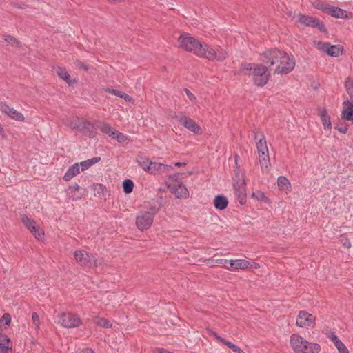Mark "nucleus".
I'll return each mask as SVG.
<instances>
[{"mask_svg":"<svg viewBox=\"0 0 353 353\" xmlns=\"http://www.w3.org/2000/svg\"><path fill=\"white\" fill-rule=\"evenodd\" d=\"M262 61L270 66L276 65L275 72L281 74L290 73L295 66V60L292 55L277 50L264 53Z\"/></svg>","mask_w":353,"mask_h":353,"instance_id":"f257e3e1","label":"nucleus"},{"mask_svg":"<svg viewBox=\"0 0 353 353\" xmlns=\"http://www.w3.org/2000/svg\"><path fill=\"white\" fill-rule=\"evenodd\" d=\"M240 72L244 75L252 76L254 84L257 86L265 85L270 77L267 67L261 64H241Z\"/></svg>","mask_w":353,"mask_h":353,"instance_id":"f03ea898","label":"nucleus"},{"mask_svg":"<svg viewBox=\"0 0 353 353\" xmlns=\"http://www.w3.org/2000/svg\"><path fill=\"white\" fill-rule=\"evenodd\" d=\"M290 344L294 353H319L321 351L319 344L310 342L299 334L290 336Z\"/></svg>","mask_w":353,"mask_h":353,"instance_id":"7ed1b4c3","label":"nucleus"},{"mask_svg":"<svg viewBox=\"0 0 353 353\" xmlns=\"http://www.w3.org/2000/svg\"><path fill=\"white\" fill-rule=\"evenodd\" d=\"M178 46L185 51L192 52L199 57L203 56L206 43H201L189 33H183L178 38Z\"/></svg>","mask_w":353,"mask_h":353,"instance_id":"20e7f679","label":"nucleus"},{"mask_svg":"<svg viewBox=\"0 0 353 353\" xmlns=\"http://www.w3.org/2000/svg\"><path fill=\"white\" fill-rule=\"evenodd\" d=\"M55 322L65 328H74L79 327L82 324L79 316L70 312H61L59 314Z\"/></svg>","mask_w":353,"mask_h":353,"instance_id":"39448f33","label":"nucleus"},{"mask_svg":"<svg viewBox=\"0 0 353 353\" xmlns=\"http://www.w3.org/2000/svg\"><path fill=\"white\" fill-rule=\"evenodd\" d=\"M154 214L155 210L152 208L150 210L140 211L136 217V226L137 228L141 231L149 229L153 223Z\"/></svg>","mask_w":353,"mask_h":353,"instance_id":"423d86ee","label":"nucleus"},{"mask_svg":"<svg viewBox=\"0 0 353 353\" xmlns=\"http://www.w3.org/2000/svg\"><path fill=\"white\" fill-rule=\"evenodd\" d=\"M312 6L324 13L327 14L333 17L343 19L347 18V15L345 10H343L338 7H334L329 5L323 1H316L312 2Z\"/></svg>","mask_w":353,"mask_h":353,"instance_id":"0eeeda50","label":"nucleus"},{"mask_svg":"<svg viewBox=\"0 0 353 353\" xmlns=\"http://www.w3.org/2000/svg\"><path fill=\"white\" fill-rule=\"evenodd\" d=\"M203 56L202 58L207 59L210 61L216 60L219 61H223L228 57V52L219 46H217L215 48H212L209 45L206 44Z\"/></svg>","mask_w":353,"mask_h":353,"instance_id":"6e6552de","label":"nucleus"},{"mask_svg":"<svg viewBox=\"0 0 353 353\" xmlns=\"http://www.w3.org/2000/svg\"><path fill=\"white\" fill-rule=\"evenodd\" d=\"M316 325V317L305 310L299 312L296 319V325L301 328H313Z\"/></svg>","mask_w":353,"mask_h":353,"instance_id":"1a4fd4ad","label":"nucleus"},{"mask_svg":"<svg viewBox=\"0 0 353 353\" xmlns=\"http://www.w3.org/2000/svg\"><path fill=\"white\" fill-rule=\"evenodd\" d=\"M64 124L72 130H77L81 132L88 131L91 126L88 121L75 117L65 119Z\"/></svg>","mask_w":353,"mask_h":353,"instance_id":"9d476101","label":"nucleus"},{"mask_svg":"<svg viewBox=\"0 0 353 353\" xmlns=\"http://www.w3.org/2000/svg\"><path fill=\"white\" fill-rule=\"evenodd\" d=\"M296 17L298 22L305 26L317 28L321 32L326 31L324 24L317 17L302 14H298Z\"/></svg>","mask_w":353,"mask_h":353,"instance_id":"9b49d317","label":"nucleus"},{"mask_svg":"<svg viewBox=\"0 0 353 353\" xmlns=\"http://www.w3.org/2000/svg\"><path fill=\"white\" fill-rule=\"evenodd\" d=\"M315 47L330 57H337L342 54L343 48L339 45H330L323 41H314Z\"/></svg>","mask_w":353,"mask_h":353,"instance_id":"f8f14e48","label":"nucleus"},{"mask_svg":"<svg viewBox=\"0 0 353 353\" xmlns=\"http://www.w3.org/2000/svg\"><path fill=\"white\" fill-rule=\"evenodd\" d=\"M74 256L75 261L81 265H84L88 268H92L96 265L95 258L84 250H79L75 251Z\"/></svg>","mask_w":353,"mask_h":353,"instance_id":"ddd939ff","label":"nucleus"},{"mask_svg":"<svg viewBox=\"0 0 353 353\" xmlns=\"http://www.w3.org/2000/svg\"><path fill=\"white\" fill-rule=\"evenodd\" d=\"M21 221L36 239L39 240L42 239L44 236V232L34 221L26 216H23L21 219Z\"/></svg>","mask_w":353,"mask_h":353,"instance_id":"4468645a","label":"nucleus"},{"mask_svg":"<svg viewBox=\"0 0 353 353\" xmlns=\"http://www.w3.org/2000/svg\"><path fill=\"white\" fill-rule=\"evenodd\" d=\"M245 185V181L243 178L239 179L234 184V194L241 205L246 202Z\"/></svg>","mask_w":353,"mask_h":353,"instance_id":"2eb2a0df","label":"nucleus"},{"mask_svg":"<svg viewBox=\"0 0 353 353\" xmlns=\"http://www.w3.org/2000/svg\"><path fill=\"white\" fill-rule=\"evenodd\" d=\"M0 110L12 119L17 121H23L25 119V117L21 112L14 109L6 103H0Z\"/></svg>","mask_w":353,"mask_h":353,"instance_id":"dca6fc26","label":"nucleus"},{"mask_svg":"<svg viewBox=\"0 0 353 353\" xmlns=\"http://www.w3.org/2000/svg\"><path fill=\"white\" fill-rule=\"evenodd\" d=\"M179 121L185 128L195 134H201L203 133L202 128L200 125L190 117L183 115L179 117Z\"/></svg>","mask_w":353,"mask_h":353,"instance_id":"f3484780","label":"nucleus"},{"mask_svg":"<svg viewBox=\"0 0 353 353\" xmlns=\"http://www.w3.org/2000/svg\"><path fill=\"white\" fill-rule=\"evenodd\" d=\"M168 188L170 191L179 199H186L189 196V192L187 188L182 183L172 184L168 183Z\"/></svg>","mask_w":353,"mask_h":353,"instance_id":"a211bd4d","label":"nucleus"},{"mask_svg":"<svg viewBox=\"0 0 353 353\" xmlns=\"http://www.w3.org/2000/svg\"><path fill=\"white\" fill-rule=\"evenodd\" d=\"M224 268L228 270L234 271L237 270H246L248 268L249 260L247 259H233L230 261H224Z\"/></svg>","mask_w":353,"mask_h":353,"instance_id":"6ab92c4d","label":"nucleus"},{"mask_svg":"<svg viewBox=\"0 0 353 353\" xmlns=\"http://www.w3.org/2000/svg\"><path fill=\"white\" fill-rule=\"evenodd\" d=\"M209 334L214 336V339L218 341L220 343H222L227 345L229 348H230L235 353H245L239 346L236 345L235 344L224 339L223 338L219 336L216 332L209 330Z\"/></svg>","mask_w":353,"mask_h":353,"instance_id":"aec40b11","label":"nucleus"},{"mask_svg":"<svg viewBox=\"0 0 353 353\" xmlns=\"http://www.w3.org/2000/svg\"><path fill=\"white\" fill-rule=\"evenodd\" d=\"M341 115L343 119L352 121L353 123V101L346 100L343 103Z\"/></svg>","mask_w":353,"mask_h":353,"instance_id":"412c9836","label":"nucleus"},{"mask_svg":"<svg viewBox=\"0 0 353 353\" xmlns=\"http://www.w3.org/2000/svg\"><path fill=\"white\" fill-rule=\"evenodd\" d=\"M12 342L8 336L0 334V353H12Z\"/></svg>","mask_w":353,"mask_h":353,"instance_id":"4be33fe9","label":"nucleus"},{"mask_svg":"<svg viewBox=\"0 0 353 353\" xmlns=\"http://www.w3.org/2000/svg\"><path fill=\"white\" fill-rule=\"evenodd\" d=\"M170 168H172L171 165L152 161L148 173L152 174L162 173L168 171Z\"/></svg>","mask_w":353,"mask_h":353,"instance_id":"5701e85b","label":"nucleus"},{"mask_svg":"<svg viewBox=\"0 0 353 353\" xmlns=\"http://www.w3.org/2000/svg\"><path fill=\"white\" fill-rule=\"evenodd\" d=\"M319 115L321 118L324 130L330 132L332 129V123L330 117L328 115L327 110L324 108L319 109Z\"/></svg>","mask_w":353,"mask_h":353,"instance_id":"b1692460","label":"nucleus"},{"mask_svg":"<svg viewBox=\"0 0 353 353\" xmlns=\"http://www.w3.org/2000/svg\"><path fill=\"white\" fill-rule=\"evenodd\" d=\"M330 340L334 344L337 348L339 353H349V351L343 343L338 338V336L333 332L330 333L328 335Z\"/></svg>","mask_w":353,"mask_h":353,"instance_id":"393cba45","label":"nucleus"},{"mask_svg":"<svg viewBox=\"0 0 353 353\" xmlns=\"http://www.w3.org/2000/svg\"><path fill=\"white\" fill-rule=\"evenodd\" d=\"M80 171L79 164L78 163H74L68 169L63 179L65 181H69L79 174Z\"/></svg>","mask_w":353,"mask_h":353,"instance_id":"a878e982","label":"nucleus"},{"mask_svg":"<svg viewBox=\"0 0 353 353\" xmlns=\"http://www.w3.org/2000/svg\"><path fill=\"white\" fill-rule=\"evenodd\" d=\"M277 185L280 190L288 194L292 190L291 183L285 176H279L277 179Z\"/></svg>","mask_w":353,"mask_h":353,"instance_id":"bb28decb","label":"nucleus"},{"mask_svg":"<svg viewBox=\"0 0 353 353\" xmlns=\"http://www.w3.org/2000/svg\"><path fill=\"white\" fill-rule=\"evenodd\" d=\"M57 74L61 79L65 81L69 85H72L77 82V79H71L68 71L63 68L59 67L57 69Z\"/></svg>","mask_w":353,"mask_h":353,"instance_id":"cd10ccee","label":"nucleus"},{"mask_svg":"<svg viewBox=\"0 0 353 353\" xmlns=\"http://www.w3.org/2000/svg\"><path fill=\"white\" fill-rule=\"evenodd\" d=\"M251 198L255 201L263 202L268 205L271 203V200L261 190L253 191L251 194Z\"/></svg>","mask_w":353,"mask_h":353,"instance_id":"c85d7f7f","label":"nucleus"},{"mask_svg":"<svg viewBox=\"0 0 353 353\" xmlns=\"http://www.w3.org/2000/svg\"><path fill=\"white\" fill-rule=\"evenodd\" d=\"M214 207L218 210H224L228 205V201L225 196H216L214 199Z\"/></svg>","mask_w":353,"mask_h":353,"instance_id":"c756f323","label":"nucleus"},{"mask_svg":"<svg viewBox=\"0 0 353 353\" xmlns=\"http://www.w3.org/2000/svg\"><path fill=\"white\" fill-rule=\"evenodd\" d=\"M79 190L80 186L78 184L75 183L74 185H70L66 190V193L70 199H72L73 201H76L81 198V196L77 194V192H78Z\"/></svg>","mask_w":353,"mask_h":353,"instance_id":"7c9ffc66","label":"nucleus"},{"mask_svg":"<svg viewBox=\"0 0 353 353\" xmlns=\"http://www.w3.org/2000/svg\"><path fill=\"white\" fill-rule=\"evenodd\" d=\"M259 157L262 172H269L270 163L268 154L263 156H259Z\"/></svg>","mask_w":353,"mask_h":353,"instance_id":"2f4dec72","label":"nucleus"},{"mask_svg":"<svg viewBox=\"0 0 353 353\" xmlns=\"http://www.w3.org/2000/svg\"><path fill=\"white\" fill-rule=\"evenodd\" d=\"M137 162L143 170L148 173L149 172L152 161L148 158L138 157L137 158Z\"/></svg>","mask_w":353,"mask_h":353,"instance_id":"473e14b6","label":"nucleus"},{"mask_svg":"<svg viewBox=\"0 0 353 353\" xmlns=\"http://www.w3.org/2000/svg\"><path fill=\"white\" fill-rule=\"evenodd\" d=\"M101 158L99 157L92 158L90 159L80 162L79 167H81V171H84L91 167L92 165L97 163L100 161Z\"/></svg>","mask_w":353,"mask_h":353,"instance_id":"72a5a7b5","label":"nucleus"},{"mask_svg":"<svg viewBox=\"0 0 353 353\" xmlns=\"http://www.w3.org/2000/svg\"><path fill=\"white\" fill-rule=\"evenodd\" d=\"M256 148L258 150L259 156H263L266 154H268L266 141L264 138H262L259 140V141L256 143Z\"/></svg>","mask_w":353,"mask_h":353,"instance_id":"f704fd0d","label":"nucleus"},{"mask_svg":"<svg viewBox=\"0 0 353 353\" xmlns=\"http://www.w3.org/2000/svg\"><path fill=\"white\" fill-rule=\"evenodd\" d=\"M40 319L39 316L36 312L32 314V325L30 328L37 334L39 332L40 329Z\"/></svg>","mask_w":353,"mask_h":353,"instance_id":"c9c22d12","label":"nucleus"},{"mask_svg":"<svg viewBox=\"0 0 353 353\" xmlns=\"http://www.w3.org/2000/svg\"><path fill=\"white\" fill-rule=\"evenodd\" d=\"M93 321L95 324L100 327L105 328H110L112 327V323L108 319L97 316Z\"/></svg>","mask_w":353,"mask_h":353,"instance_id":"e433bc0d","label":"nucleus"},{"mask_svg":"<svg viewBox=\"0 0 353 353\" xmlns=\"http://www.w3.org/2000/svg\"><path fill=\"white\" fill-rule=\"evenodd\" d=\"M112 139L117 140L119 143H123V144H125V143H128L130 141L129 138L128 137V136H126L125 134L117 131L116 130V131L114 132L113 136L112 137Z\"/></svg>","mask_w":353,"mask_h":353,"instance_id":"4c0bfd02","label":"nucleus"},{"mask_svg":"<svg viewBox=\"0 0 353 353\" xmlns=\"http://www.w3.org/2000/svg\"><path fill=\"white\" fill-rule=\"evenodd\" d=\"M3 39L6 42L8 43L13 47L21 48L22 46L21 42L13 36L8 34L4 35Z\"/></svg>","mask_w":353,"mask_h":353,"instance_id":"58836bf2","label":"nucleus"},{"mask_svg":"<svg viewBox=\"0 0 353 353\" xmlns=\"http://www.w3.org/2000/svg\"><path fill=\"white\" fill-rule=\"evenodd\" d=\"M344 85L347 93L350 99L353 100V78L347 77L345 81Z\"/></svg>","mask_w":353,"mask_h":353,"instance_id":"ea45409f","label":"nucleus"},{"mask_svg":"<svg viewBox=\"0 0 353 353\" xmlns=\"http://www.w3.org/2000/svg\"><path fill=\"white\" fill-rule=\"evenodd\" d=\"M134 182L131 179H125L123 182V192L126 194H130L133 191Z\"/></svg>","mask_w":353,"mask_h":353,"instance_id":"a19ab883","label":"nucleus"},{"mask_svg":"<svg viewBox=\"0 0 353 353\" xmlns=\"http://www.w3.org/2000/svg\"><path fill=\"white\" fill-rule=\"evenodd\" d=\"M100 130L110 137H112L116 130L108 123H104L100 127Z\"/></svg>","mask_w":353,"mask_h":353,"instance_id":"79ce46f5","label":"nucleus"},{"mask_svg":"<svg viewBox=\"0 0 353 353\" xmlns=\"http://www.w3.org/2000/svg\"><path fill=\"white\" fill-rule=\"evenodd\" d=\"M181 176L182 174L179 173H176L169 176L168 181H166V184L168 185L169 182L172 184H177L179 183L178 181L181 179Z\"/></svg>","mask_w":353,"mask_h":353,"instance_id":"37998d69","label":"nucleus"},{"mask_svg":"<svg viewBox=\"0 0 353 353\" xmlns=\"http://www.w3.org/2000/svg\"><path fill=\"white\" fill-rule=\"evenodd\" d=\"M94 189L97 191V194L100 195H104L107 192L106 187L101 183L94 184Z\"/></svg>","mask_w":353,"mask_h":353,"instance_id":"c03bdc74","label":"nucleus"},{"mask_svg":"<svg viewBox=\"0 0 353 353\" xmlns=\"http://www.w3.org/2000/svg\"><path fill=\"white\" fill-rule=\"evenodd\" d=\"M104 90L106 92H108V93H110L111 94L117 96V97H119L120 98L121 97V95L123 94V92H121L120 90H117L114 89V88H110V87H107V88H104Z\"/></svg>","mask_w":353,"mask_h":353,"instance_id":"a18cd8bd","label":"nucleus"},{"mask_svg":"<svg viewBox=\"0 0 353 353\" xmlns=\"http://www.w3.org/2000/svg\"><path fill=\"white\" fill-rule=\"evenodd\" d=\"M11 321V316L9 314L5 313L0 319V323L8 326L10 325Z\"/></svg>","mask_w":353,"mask_h":353,"instance_id":"49530a36","label":"nucleus"},{"mask_svg":"<svg viewBox=\"0 0 353 353\" xmlns=\"http://www.w3.org/2000/svg\"><path fill=\"white\" fill-rule=\"evenodd\" d=\"M227 260L225 259H216V260H210V259H208V262L209 264L212 265H214L215 264H217V265H221V266H223L224 268V264H225V262L224 261H226ZM225 265H228V263H225Z\"/></svg>","mask_w":353,"mask_h":353,"instance_id":"de8ad7c7","label":"nucleus"},{"mask_svg":"<svg viewBox=\"0 0 353 353\" xmlns=\"http://www.w3.org/2000/svg\"><path fill=\"white\" fill-rule=\"evenodd\" d=\"M185 92L190 101H191L192 102L196 101V98L195 95L193 93H192L189 90L185 89Z\"/></svg>","mask_w":353,"mask_h":353,"instance_id":"09e8293b","label":"nucleus"},{"mask_svg":"<svg viewBox=\"0 0 353 353\" xmlns=\"http://www.w3.org/2000/svg\"><path fill=\"white\" fill-rule=\"evenodd\" d=\"M121 98L123 99L125 101L131 103H134V100L130 96L124 92H123V94L121 95Z\"/></svg>","mask_w":353,"mask_h":353,"instance_id":"8fccbe9b","label":"nucleus"},{"mask_svg":"<svg viewBox=\"0 0 353 353\" xmlns=\"http://www.w3.org/2000/svg\"><path fill=\"white\" fill-rule=\"evenodd\" d=\"M76 65L77 68L83 69L85 71H87L88 70V67L86 65H85L84 63H83L79 61L76 62Z\"/></svg>","mask_w":353,"mask_h":353,"instance_id":"3c124183","label":"nucleus"},{"mask_svg":"<svg viewBox=\"0 0 353 353\" xmlns=\"http://www.w3.org/2000/svg\"><path fill=\"white\" fill-rule=\"evenodd\" d=\"M259 267H260V265L259 263L249 261L248 268H252L254 269H258V268H259Z\"/></svg>","mask_w":353,"mask_h":353,"instance_id":"603ef678","label":"nucleus"},{"mask_svg":"<svg viewBox=\"0 0 353 353\" xmlns=\"http://www.w3.org/2000/svg\"><path fill=\"white\" fill-rule=\"evenodd\" d=\"M336 128L340 133L342 134H345L347 131V128L346 126L336 127Z\"/></svg>","mask_w":353,"mask_h":353,"instance_id":"864d4df0","label":"nucleus"},{"mask_svg":"<svg viewBox=\"0 0 353 353\" xmlns=\"http://www.w3.org/2000/svg\"><path fill=\"white\" fill-rule=\"evenodd\" d=\"M343 245L344 247H345L347 248H350L351 247V243H350V242L347 239H346L345 241V242L343 243Z\"/></svg>","mask_w":353,"mask_h":353,"instance_id":"5fc2aeb1","label":"nucleus"},{"mask_svg":"<svg viewBox=\"0 0 353 353\" xmlns=\"http://www.w3.org/2000/svg\"><path fill=\"white\" fill-rule=\"evenodd\" d=\"M174 165H175V166L180 167V166H182V165H185L186 163L176 162V163H175Z\"/></svg>","mask_w":353,"mask_h":353,"instance_id":"6e6d98bb","label":"nucleus"},{"mask_svg":"<svg viewBox=\"0 0 353 353\" xmlns=\"http://www.w3.org/2000/svg\"><path fill=\"white\" fill-rule=\"evenodd\" d=\"M83 353H94L92 349H85L83 351Z\"/></svg>","mask_w":353,"mask_h":353,"instance_id":"4d7b16f0","label":"nucleus"},{"mask_svg":"<svg viewBox=\"0 0 353 353\" xmlns=\"http://www.w3.org/2000/svg\"><path fill=\"white\" fill-rule=\"evenodd\" d=\"M108 1L110 2H113V3H118V2H121L123 0H108Z\"/></svg>","mask_w":353,"mask_h":353,"instance_id":"13d9d810","label":"nucleus"},{"mask_svg":"<svg viewBox=\"0 0 353 353\" xmlns=\"http://www.w3.org/2000/svg\"><path fill=\"white\" fill-rule=\"evenodd\" d=\"M108 296H110V297H111V299H112V298H113V297H114V296H115V294H110Z\"/></svg>","mask_w":353,"mask_h":353,"instance_id":"bf43d9fd","label":"nucleus"}]
</instances>
